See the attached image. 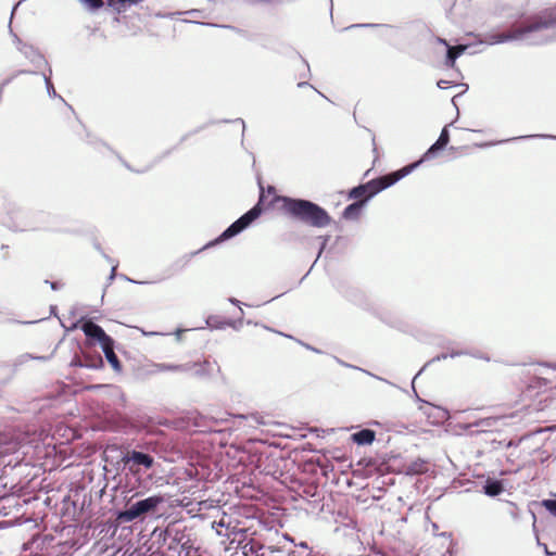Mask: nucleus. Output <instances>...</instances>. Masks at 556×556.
Returning <instances> with one entry per match:
<instances>
[{"instance_id": "f257e3e1", "label": "nucleus", "mask_w": 556, "mask_h": 556, "mask_svg": "<svg viewBox=\"0 0 556 556\" xmlns=\"http://www.w3.org/2000/svg\"><path fill=\"white\" fill-rule=\"evenodd\" d=\"M514 40H522L528 45H544L556 40V11L528 18L504 33L479 35V42L490 46Z\"/></svg>"}, {"instance_id": "f03ea898", "label": "nucleus", "mask_w": 556, "mask_h": 556, "mask_svg": "<svg viewBox=\"0 0 556 556\" xmlns=\"http://www.w3.org/2000/svg\"><path fill=\"white\" fill-rule=\"evenodd\" d=\"M263 194H261L258 202L251 207L248 212H245L243 215H241L237 220H235L232 224H230L216 239L207 242L204 244L201 249L184 254L179 258H177L173 264L172 268L175 271H181L184 270L193 256L198 255L200 252L207 250L210 248H213L222 242H225L227 240H230L235 238L236 236L240 235L242 231H244L248 227L251 226V224L256 220L263 213Z\"/></svg>"}, {"instance_id": "7ed1b4c3", "label": "nucleus", "mask_w": 556, "mask_h": 556, "mask_svg": "<svg viewBox=\"0 0 556 556\" xmlns=\"http://www.w3.org/2000/svg\"><path fill=\"white\" fill-rule=\"evenodd\" d=\"M282 210L290 217L315 228H325L330 225L331 216L317 203L300 198L281 197Z\"/></svg>"}, {"instance_id": "20e7f679", "label": "nucleus", "mask_w": 556, "mask_h": 556, "mask_svg": "<svg viewBox=\"0 0 556 556\" xmlns=\"http://www.w3.org/2000/svg\"><path fill=\"white\" fill-rule=\"evenodd\" d=\"M165 503L163 494H154L149 497L128 504L123 510L116 513V519L119 522H132L147 515L159 511L161 505Z\"/></svg>"}, {"instance_id": "39448f33", "label": "nucleus", "mask_w": 556, "mask_h": 556, "mask_svg": "<svg viewBox=\"0 0 556 556\" xmlns=\"http://www.w3.org/2000/svg\"><path fill=\"white\" fill-rule=\"evenodd\" d=\"M154 463V457L151 454L136 448H128L121 452V458L117 464L126 475L137 477L143 471L151 469Z\"/></svg>"}, {"instance_id": "423d86ee", "label": "nucleus", "mask_w": 556, "mask_h": 556, "mask_svg": "<svg viewBox=\"0 0 556 556\" xmlns=\"http://www.w3.org/2000/svg\"><path fill=\"white\" fill-rule=\"evenodd\" d=\"M24 548L29 551V556H64L66 546L55 536L46 534L33 536Z\"/></svg>"}, {"instance_id": "0eeeda50", "label": "nucleus", "mask_w": 556, "mask_h": 556, "mask_svg": "<svg viewBox=\"0 0 556 556\" xmlns=\"http://www.w3.org/2000/svg\"><path fill=\"white\" fill-rule=\"evenodd\" d=\"M418 168V163H410L402 168L392 172L390 174L374 178L365 184L366 189L368 191V197L365 200L368 202L371 198H374L379 192L386 190L387 188L393 186L402 178L409 175L413 170Z\"/></svg>"}, {"instance_id": "6e6552de", "label": "nucleus", "mask_w": 556, "mask_h": 556, "mask_svg": "<svg viewBox=\"0 0 556 556\" xmlns=\"http://www.w3.org/2000/svg\"><path fill=\"white\" fill-rule=\"evenodd\" d=\"M163 545L172 552L170 556H180L184 544H189V534L186 528H180L177 522H172L161 532Z\"/></svg>"}, {"instance_id": "1a4fd4ad", "label": "nucleus", "mask_w": 556, "mask_h": 556, "mask_svg": "<svg viewBox=\"0 0 556 556\" xmlns=\"http://www.w3.org/2000/svg\"><path fill=\"white\" fill-rule=\"evenodd\" d=\"M281 551L262 544L258 540L244 538L238 541L232 556H278Z\"/></svg>"}, {"instance_id": "9d476101", "label": "nucleus", "mask_w": 556, "mask_h": 556, "mask_svg": "<svg viewBox=\"0 0 556 556\" xmlns=\"http://www.w3.org/2000/svg\"><path fill=\"white\" fill-rule=\"evenodd\" d=\"M500 421V418L497 417H486L481 418L479 420H476L473 422L466 424L464 426L465 430H471L472 428H476V431H471V434L473 433H481V432H490L493 429L496 428L497 424Z\"/></svg>"}, {"instance_id": "9b49d317", "label": "nucleus", "mask_w": 556, "mask_h": 556, "mask_svg": "<svg viewBox=\"0 0 556 556\" xmlns=\"http://www.w3.org/2000/svg\"><path fill=\"white\" fill-rule=\"evenodd\" d=\"M20 52L35 65L36 68L50 67L45 56L31 45L21 46Z\"/></svg>"}, {"instance_id": "f8f14e48", "label": "nucleus", "mask_w": 556, "mask_h": 556, "mask_svg": "<svg viewBox=\"0 0 556 556\" xmlns=\"http://www.w3.org/2000/svg\"><path fill=\"white\" fill-rule=\"evenodd\" d=\"M80 329L88 339H91L93 341H98L104 334H106L103 328L99 326L97 323H94L92 319H83Z\"/></svg>"}, {"instance_id": "ddd939ff", "label": "nucleus", "mask_w": 556, "mask_h": 556, "mask_svg": "<svg viewBox=\"0 0 556 556\" xmlns=\"http://www.w3.org/2000/svg\"><path fill=\"white\" fill-rule=\"evenodd\" d=\"M71 365L76 366V367H86V368L98 369L103 366V361L100 355H97L94 357L84 355V358L76 355L73 357Z\"/></svg>"}, {"instance_id": "4468645a", "label": "nucleus", "mask_w": 556, "mask_h": 556, "mask_svg": "<svg viewBox=\"0 0 556 556\" xmlns=\"http://www.w3.org/2000/svg\"><path fill=\"white\" fill-rule=\"evenodd\" d=\"M367 201L365 199L354 201L353 203L345 206L342 212V217L346 220H356L358 219L363 207L366 205Z\"/></svg>"}, {"instance_id": "2eb2a0df", "label": "nucleus", "mask_w": 556, "mask_h": 556, "mask_svg": "<svg viewBox=\"0 0 556 556\" xmlns=\"http://www.w3.org/2000/svg\"><path fill=\"white\" fill-rule=\"evenodd\" d=\"M376 439V432L371 429L364 428L352 433L351 440L357 445H370Z\"/></svg>"}, {"instance_id": "dca6fc26", "label": "nucleus", "mask_w": 556, "mask_h": 556, "mask_svg": "<svg viewBox=\"0 0 556 556\" xmlns=\"http://www.w3.org/2000/svg\"><path fill=\"white\" fill-rule=\"evenodd\" d=\"M504 491L503 482L498 479L488 478L483 484V493L490 497H495Z\"/></svg>"}, {"instance_id": "f3484780", "label": "nucleus", "mask_w": 556, "mask_h": 556, "mask_svg": "<svg viewBox=\"0 0 556 556\" xmlns=\"http://www.w3.org/2000/svg\"><path fill=\"white\" fill-rule=\"evenodd\" d=\"M468 48L465 45H458L455 47L447 46L446 55H445V64L448 67H454L457 58H459Z\"/></svg>"}, {"instance_id": "a211bd4d", "label": "nucleus", "mask_w": 556, "mask_h": 556, "mask_svg": "<svg viewBox=\"0 0 556 556\" xmlns=\"http://www.w3.org/2000/svg\"><path fill=\"white\" fill-rule=\"evenodd\" d=\"M156 368L159 371H179V372H189L191 367L190 363L187 364H157Z\"/></svg>"}, {"instance_id": "6ab92c4d", "label": "nucleus", "mask_w": 556, "mask_h": 556, "mask_svg": "<svg viewBox=\"0 0 556 556\" xmlns=\"http://www.w3.org/2000/svg\"><path fill=\"white\" fill-rule=\"evenodd\" d=\"M445 148L443 146H441L439 142H434L432 143L429 149L422 154L421 159L416 161L415 163H418V167L420 166L421 163H424L425 161H429V160H432L434 159L439 152H441L442 150H444Z\"/></svg>"}, {"instance_id": "aec40b11", "label": "nucleus", "mask_w": 556, "mask_h": 556, "mask_svg": "<svg viewBox=\"0 0 556 556\" xmlns=\"http://www.w3.org/2000/svg\"><path fill=\"white\" fill-rule=\"evenodd\" d=\"M108 5L112 8L114 11L121 13L124 12L127 5L136 4L141 0H106Z\"/></svg>"}, {"instance_id": "412c9836", "label": "nucleus", "mask_w": 556, "mask_h": 556, "mask_svg": "<svg viewBox=\"0 0 556 556\" xmlns=\"http://www.w3.org/2000/svg\"><path fill=\"white\" fill-rule=\"evenodd\" d=\"M367 197H368V191L366 189L365 184H361V185H358L356 187H353L349 191V199H354L355 201L363 200V199H365Z\"/></svg>"}, {"instance_id": "4be33fe9", "label": "nucleus", "mask_w": 556, "mask_h": 556, "mask_svg": "<svg viewBox=\"0 0 556 556\" xmlns=\"http://www.w3.org/2000/svg\"><path fill=\"white\" fill-rule=\"evenodd\" d=\"M533 138H542V139L556 140V136H554V135L535 134V135L518 136V137H514V138H509V139L497 141L496 143H505V142H509V141L527 140V139H533Z\"/></svg>"}, {"instance_id": "5701e85b", "label": "nucleus", "mask_w": 556, "mask_h": 556, "mask_svg": "<svg viewBox=\"0 0 556 556\" xmlns=\"http://www.w3.org/2000/svg\"><path fill=\"white\" fill-rule=\"evenodd\" d=\"M533 138H542V139L556 140V136H554V135L535 134V135L518 136V137H514V138H509V139L497 141L496 143H505V142H509V141L527 140V139H533Z\"/></svg>"}, {"instance_id": "b1692460", "label": "nucleus", "mask_w": 556, "mask_h": 556, "mask_svg": "<svg viewBox=\"0 0 556 556\" xmlns=\"http://www.w3.org/2000/svg\"><path fill=\"white\" fill-rule=\"evenodd\" d=\"M210 363L207 362H204V363H192L190 364V371H192V375L197 376V377H205L208 375V369L207 367H210Z\"/></svg>"}, {"instance_id": "393cba45", "label": "nucleus", "mask_w": 556, "mask_h": 556, "mask_svg": "<svg viewBox=\"0 0 556 556\" xmlns=\"http://www.w3.org/2000/svg\"><path fill=\"white\" fill-rule=\"evenodd\" d=\"M49 71V74H46V73H42V77H43V80H45V84H46V88H47V92L49 94V97L51 98H60L62 101H64V99L59 96L54 89V86L51 81V74H52V70L51 67L48 68Z\"/></svg>"}, {"instance_id": "a878e982", "label": "nucleus", "mask_w": 556, "mask_h": 556, "mask_svg": "<svg viewBox=\"0 0 556 556\" xmlns=\"http://www.w3.org/2000/svg\"><path fill=\"white\" fill-rule=\"evenodd\" d=\"M97 342L100 344L104 354L110 353V351H114V340L109 334H104Z\"/></svg>"}, {"instance_id": "bb28decb", "label": "nucleus", "mask_w": 556, "mask_h": 556, "mask_svg": "<svg viewBox=\"0 0 556 556\" xmlns=\"http://www.w3.org/2000/svg\"><path fill=\"white\" fill-rule=\"evenodd\" d=\"M426 463L424 460H417L412 463L406 468L407 475H418L425 471Z\"/></svg>"}, {"instance_id": "cd10ccee", "label": "nucleus", "mask_w": 556, "mask_h": 556, "mask_svg": "<svg viewBox=\"0 0 556 556\" xmlns=\"http://www.w3.org/2000/svg\"><path fill=\"white\" fill-rule=\"evenodd\" d=\"M447 357H450V353H441L439 355H437L435 357L431 358L429 362H427L425 364V366L417 372V375L414 377L413 381H415V379L422 372V370L429 366L430 364L432 363H435V362H440V361H443V359H446ZM412 388H413V391L415 392V394H417L416 392V389H415V386H414V382H412Z\"/></svg>"}, {"instance_id": "c85d7f7f", "label": "nucleus", "mask_w": 556, "mask_h": 556, "mask_svg": "<svg viewBox=\"0 0 556 556\" xmlns=\"http://www.w3.org/2000/svg\"><path fill=\"white\" fill-rule=\"evenodd\" d=\"M106 361L112 366V368L116 371H119L122 369L121 361L118 359L117 355L114 351H110V353L104 354Z\"/></svg>"}, {"instance_id": "c756f323", "label": "nucleus", "mask_w": 556, "mask_h": 556, "mask_svg": "<svg viewBox=\"0 0 556 556\" xmlns=\"http://www.w3.org/2000/svg\"><path fill=\"white\" fill-rule=\"evenodd\" d=\"M87 10L93 12L103 7V0H78Z\"/></svg>"}, {"instance_id": "7c9ffc66", "label": "nucleus", "mask_w": 556, "mask_h": 556, "mask_svg": "<svg viewBox=\"0 0 556 556\" xmlns=\"http://www.w3.org/2000/svg\"><path fill=\"white\" fill-rule=\"evenodd\" d=\"M303 493H304V494H305V496H307V497L315 498V500H314V503H319V502H320V497H319V492H318V488H317V485H308V486H306V488L303 490Z\"/></svg>"}, {"instance_id": "2f4dec72", "label": "nucleus", "mask_w": 556, "mask_h": 556, "mask_svg": "<svg viewBox=\"0 0 556 556\" xmlns=\"http://www.w3.org/2000/svg\"><path fill=\"white\" fill-rule=\"evenodd\" d=\"M129 428L134 430L135 432H140L147 429V425L144 419L142 418H135L129 421Z\"/></svg>"}, {"instance_id": "473e14b6", "label": "nucleus", "mask_w": 556, "mask_h": 556, "mask_svg": "<svg viewBox=\"0 0 556 556\" xmlns=\"http://www.w3.org/2000/svg\"><path fill=\"white\" fill-rule=\"evenodd\" d=\"M226 320H219L217 317L211 316L207 318L206 324L215 329H224L227 327Z\"/></svg>"}, {"instance_id": "72a5a7b5", "label": "nucleus", "mask_w": 556, "mask_h": 556, "mask_svg": "<svg viewBox=\"0 0 556 556\" xmlns=\"http://www.w3.org/2000/svg\"><path fill=\"white\" fill-rule=\"evenodd\" d=\"M437 142H439L444 148H446V146L448 144V142H450V131L447 129V126L443 127L439 138L437 139Z\"/></svg>"}, {"instance_id": "f704fd0d", "label": "nucleus", "mask_w": 556, "mask_h": 556, "mask_svg": "<svg viewBox=\"0 0 556 556\" xmlns=\"http://www.w3.org/2000/svg\"><path fill=\"white\" fill-rule=\"evenodd\" d=\"M542 505L545 507V509L549 514H552L553 516L556 517V500H553V498L544 500L542 502Z\"/></svg>"}, {"instance_id": "c9c22d12", "label": "nucleus", "mask_w": 556, "mask_h": 556, "mask_svg": "<svg viewBox=\"0 0 556 556\" xmlns=\"http://www.w3.org/2000/svg\"><path fill=\"white\" fill-rule=\"evenodd\" d=\"M384 24H374V23H362V24H352L344 28V30H349L352 28H375V27H384Z\"/></svg>"}, {"instance_id": "e433bc0d", "label": "nucleus", "mask_w": 556, "mask_h": 556, "mask_svg": "<svg viewBox=\"0 0 556 556\" xmlns=\"http://www.w3.org/2000/svg\"><path fill=\"white\" fill-rule=\"evenodd\" d=\"M334 359H336L340 365H342V366H344V367L358 369V367L353 366V365H351V364H348V363H345V362L341 361V359H340V358H338V357H334ZM359 370H363L364 372H366V374H368V375H370V376L375 377V378H376V379H378V380H381V381H384V382H387V383H389V384H392L390 381H388V380H386V379H383V378H381V377L375 376V375H372V374H370V372H368V371H366V370H364V369H361V368H359Z\"/></svg>"}, {"instance_id": "4c0bfd02", "label": "nucleus", "mask_w": 556, "mask_h": 556, "mask_svg": "<svg viewBox=\"0 0 556 556\" xmlns=\"http://www.w3.org/2000/svg\"><path fill=\"white\" fill-rule=\"evenodd\" d=\"M9 27H11V23L9 24ZM10 34H11V36L13 38V42L15 43V46H16L18 51H20V47L21 46H26L27 45L26 42H23L21 40V38L15 33H13L12 28H10Z\"/></svg>"}, {"instance_id": "58836bf2", "label": "nucleus", "mask_w": 556, "mask_h": 556, "mask_svg": "<svg viewBox=\"0 0 556 556\" xmlns=\"http://www.w3.org/2000/svg\"><path fill=\"white\" fill-rule=\"evenodd\" d=\"M119 161L122 162V164L129 170L131 172H135V169L129 165V163H127L125 160H123L121 156H118ZM151 168V165L150 166H147L142 169H137L136 173H146L148 172L149 169Z\"/></svg>"}, {"instance_id": "ea45409f", "label": "nucleus", "mask_w": 556, "mask_h": 556, "mask_svg": "<svg viewBox=\"0 0 556 556\" xmlns=\"http://www.w3.org/2000/svg\"><path fill=\"white\" fill-rule=\"evenodd\" d=\"M28 359H41V361H43V359H46V357L45 356L34 357L30 354H23V355H21L18 357V363L23 364V363L27 362Z\"/></svg>"}, {"instance_id": "a19ab883", "label": "nucleus", "mask_w": 556, "mask_h": 556, "mask_svg": "<svg viewBox=\"0 0 556 556\" xmlns=\"http://www.w3.org/2000/svg\"><path fill=\"white\" fill-rule=\"evenodd\" d=\"M468 354H470L469 350H453L450 352V357L454 358L457 356H463V355H468Z\"/></svg>"}, {"instance_id": "79ce46f5", "label": "nucleus", "mask_w": 556, "mask_h": 556, "mask_svg": "<svg viewBox=\"0 0 556 556\" xmlns=\"http://www.w3.org/2000/svg\"><path fill=\"white\" fill-rule=\"evenodd\" d=\"M226 324H227V327H231V328L238 330L242 324V318L240 317L238 320L227 319Z\"/></svg>"}, {"instance_id": "37998d69", "label": "nucleus", "mask_w": 556, "mask_h": 556, "mask_svg": "<svg viewBox=\"0 0 556 556\" xmlns=\"http://www.w3.org/2000/svg\"><path fill=\"white\" fill-rule=\"evenodd\" d=\"M192 548V542L189 538V544H184V547H181V554L185 553V556H191Z\"/></svg>"}, {"instance_id": "c03bdc74", "label": "nucleus", "mask_w": 556, "mask_h": 556, "mask_svg": "<svg viewBox=\"0 0 556 556\" xmlns=\"http://www.w3.org/2000/svg\"><path fill=\"white\" fill-rule=\"evenodd\" d=\"M323 241H321V244H320V248H319V252H318V255L317 257L320 256V254L323 253V251L325 250L326 245H327V242L329 240V237L326 236V237H319ZM318 258L315 260L314 264L317 262Z\"/></svg>"}, {"instance_id": "a18cd8bd", "label": "nucleus", "mask_w": 556, "mask_h": 556, "mask_svg": "<svg viewBox=\"0 0 556 556\" xmlns=\"http://www.w3.org/2000/svg\"><path fill=\"white\" fill-rule=\"evenodd\" d=\"M45 282L49 283L51 289L54 290V291L60 290L63 287V283H61L60 281H49V280H46Z\"/></svg>"}, {"instance_id": "49530a36", "label": "nucleus", "mask_w": 556, "mask_h": 556, "mask_svg": "<svg viewBox=\"0 0 556 556\" xmlns=\"http://www.w3.org/2000/svg\"><path fill=\"white\" fill-rule=\"evenodd\" d=\"M94 248H96V250H97V251H99V252L102 254V256H103L108 262L113 263V261L111 260V257H110L109 255H106V254L103 252V250H102V248H101V245H100L99 243H94Z\"/></svg>"}, {"instance_id": "de8ad7c7", "label": "nucleus", "mask_w": 556, "mask_h": 556, "mask_svg": "<svg viewBox=\"0 0 556 556\" xmlns=\"http://www.w3.org/2000/svg\"><path fill=\"white\" fill-rule=\"evenodd\" d=\"M117 263L113 264L112 268H111V273H110V276H109V281L112 282L116 276V269H117Z\"/></svg>"}, {"instance_id": "09e8293b", "label": "nucleus", "mask_w": 556, "mask_h": 556, "mask_svg": "<svg viewBox=\"0 0 556 556\" xmlns=\"http://www.w3.org/2000/svg\"><path fill=\"white\" fill-rule=\"evenodd\" d=\"M437 86L440 88V89H446L450 87V81L448 80H445V79H440L438 83H437Z\"/></svg>"}, {"instance_id": "8fccbe9b", "label": "nucleus", "mask_w": 556, "mask_h": 556, "mask_svg": "<svg viewBox=\"0 0 556 556\" xmlns=\"http://www.w3.org/2000/svg\"><path fill=\"white\" fill-rule=\"evenodd\" d=\"M469 355L472 356V357H476V358H481V359H484V361H490L489 356H484V355H482V354H480L478 352H471L470 351Z\"/></svg>"}, {"instance_id": "3c124183", "label": "nucleus", "mask_w": 556, "mask_h": 556, "mask_svg": "<svg viewBox=\"0 0 556 556\" xmlns=\"http://www.w3.org/2000/svg\"><path fill=\"white\" fill-rule=\"evenodd\" d=\"M185 331H186L185 329H180V328H178V329L174 332V334H175V337H176V340H177L178 342H179V341H181V339H182V333H184Z\"/></svg>"}, {"instance_id": "603ef678", "label": "nucleus", "mask_w": 556, "mask_h": 556, "mask_svg": "<svg viewBox=\"0 0 556 556\" xmlns=\"http://www.w3.org/2000/svg\"><path fill=\"white\" fill-rule=\"evenodd\" d=\"M538 544L540 546H543L546 556H556V552H554V553L549 552L546 544H542L539 541H538Z\"/></svg>"}, {"instance_id": "864d4df0", "label": "nucleus", "mask_w": 556, "mask_h": 556, "mask_svg": "<svg viewBox=\"0 0 556 556\" xmlns=\"http://www.w3.org/2000/svg\"><path fill=\"white\" fill-rule=\"evenodd\" d=\"M250 418H251V419H253L255 422H257V424H260V425H263V424H264V421L262 420V417H261V416H258L257 414H252V415L250 416Z\"/></svg>"}, {"instance_id": "5fc2aeb1", "label": "nucleus", "mask_w": 556, "mask_h": 556, "mask_svg": "<svg viewBox=\"0 0 556 556\" xmlns=\"http://www.w3.org/2000/svg\"><path fill=\"white\" fill-rule=\"evenodd\" d=\"M143 336H147V337H152V336H163L164 333L162 332H157V331H151V332H146V331H142Z\"/></svg>"}, {"instance_id": "6e6d98bb", "label": "nucleus", "mask_w": 556, "mask_h": 556, "mask_svg": "<svg viewBox=\"0 0 556 556\" xmlns=\"http://www.w3.org/2000/svg\"><path fill=\"white\" fill-rule=\"evenodd\" d=\"M127 281L129 282H132V283H138V285H146V283H149L148 281H137V280H134V279H130L126 276H123Z\"/></svg>"}, {"instance_id": "4d7b16f0", "label": "nucleus", "mask_w": 556, "mask_h": 556, "mask_svg": "<svg viewBox=\"0 0 556 556\" xmlns=\"http://www.w3.org/2000/svg\"><path fill=\"white\" fill-rule=\"evenodd\" d=\"M228 301L233 304V305H237L240 307V304L241 302L239 300H237L236 298H229Z\"/></svg>"}, {"instance_id": "13d9d810", "label": "nucleus", "mask_w": 556, "mask_h": 556, "mask_svg": "<svg viewBox=\"0 0 556 556\" xmlns=\"http://www.w3.org/2000/svg\"><path fill=\"white\" fill-rule=\"evenodd\" d=\"M20 74H37V72L35 71H27V70H21L16 73V75H20Z\"/></svg>"}, {"instance_id": "bf43d9fd", "label": "nucleus", "mask_w": 556, "mask_h": 556, "mask_svg": "<svg viewBox=\"0 0 556 556\" xmlns=\"http://www.w3.org/2000/svg\"><path fill=\"white\" fill-rule=\"evenodd\" d=\"M303 345H304L307 350H311V351L316 352V353H320V351H319L318 349L313 348V346H311L309 344H303Z\"/></svg>"}, {"instance_id": "052dcab7", "label": "nucleus", "mask_w": 556, "mask_h": 556, "mask_svg": "<svg viewBox=\"0 0 556 556\" xmlns=\"http://www.w3.org/2000/svg\"><path fill=\"white\" fill-rule=\"evenodd\" d=\"M303 345H304L307 350H311V351L316 352V353H320V351H319L318 349L313 348V346H311L309 344H303Z\"/></svg>"}, {"instance_id": "680f3d73", "label": "nucleus", "mask_w": 556, "mask_h": 556, "mask_svg": "<svg viewBox=\"0 0 556 556\" xmlns=\"http://www.w3.org/2000/svg\"><path fill=\"white\" fill-rule=\"evenodd\" d=\"M300 58H301L302 62L304 63V65H305V67H306L307 73L309 74V65H308V62H307L304 58H302V56H300Z\"/></svg>"}, {"instance_id": "e2e57ef3", "label": "nucleus", "mask_w": 556, "mask_h": 556, "mask_svg": "<svg viewBox=\"0 0 556 556\" xmlns=\"http://www.w3.org/2000/svg\"><path fill=\"white\" fill-rule=\"evenodd\" d=\"M233 122H239L242 125V132H244V128H245L244 121L242 118H237Z\"/></svg>"}, {"instance_id": "0e129e2a", "label": "nucleus", "mask_w": 556, "mask_h": 556, "mask_svg": "<svg viewBox=\"0 0 556 556\" xmlns=\"http://www.w3.org/2000/svg\"><path fill=\"white\" fill-rule=\"evenodd\" d=\"M306 86H309V84H308L307 81H300V83L298 84V87H299V88H303V87H306Z\"/></svg>"}, {"instance_id": "69168bd1", "label": "nucleus", "mask_w": 556, "mask_h": 556, "mask_svg": "<svg viewBox=\"0 0 556 556\" xmlns=\"http://www.w3.org/2000/svg\"><path fill=\"white\" fill-rule=\"evenodd\" d=\"M23 2V0L18 1L14 7H13V10H12V13H11V17L13 16L14 12L16 11L17 7Z\"/></svg>"}, {"instance_id": "338daca9", "label": "nucleus", "mask_w": 556, "mask_h": 556, "mask_svg": "<svg viewBox=\"0 0 556 556\" xmlns=\"http://www.w3.org/2000/svg\"><path fill=\"white\" fill-rule=\"evenodd\" d=\"M438 41H439L440 43L444 45L446 48H447V46H450V45L447 43V41H446L445 39H443V38H438Z\"/></svg>"}, {"instance_id": "774afa93", "label": "nucleus", "mask_w": 556, "mask_h": 556, "mask_svg": "<svg viewBox=\"0 0 556 556\" xmlns=\"http://www.w3.org/2000/svg\"><path fill=\"white\" fill-rule=\"evenodd\" d=\"M8 249H9V245H8V244H2V245H1V250L7 251Z\"/></svg>"}]
</instances>
